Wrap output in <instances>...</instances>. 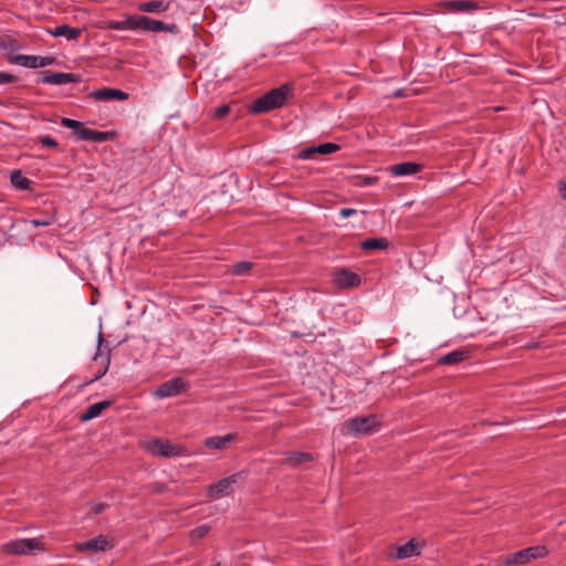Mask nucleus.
Segmentation results:
<instances>
[{
  "instance_id": "1",
  "label": "nucleus",
  "mask_w": 566,
  "mask_h": 566,
  "mask_svg": "<svg viewBox=\"0 0 566 566\" xmlns=\"http://www.w3.org/2000/svg\"><path fill=\"white\" fill-rule=\"evenodd\" d=\"M293 90L294 87L290 83L272 88L251 104V113L263 114L282 107L293 96Z\"/></svg>"
},
{
  "instance_id": "2",
  "label": "nucleus",
  "mask_w": 566,
  "mask_h": 566,
  "mask_svg": "<svg viewBox=\"0 0 566 566\" xmlns=\"http://www.w3.org/2000/svg\"><path fill=\"white\" fill-rule=\"evenodd\" d=\"M61 125L73 130L75 137L80 140H90L95 143H103L113 138L114 133L94 130L85 127L81 122L63 117Z\"/></svg>"
},
{
  "instance_id": "3",
  "label": "nucleus",
  "mask_w": 566,
  "mask_h": 566,
  "mask_svg": "<svg viewBox=\"0 0 566 566\" xmlns=\"http://www.w3.org/2000/svg\"><path fill=\"white\" fill-rule=\"evenodd\" d=\"M145 449L153 455L176 458L188 454L186 447L171 443L168 440L153 439L146 442Z\"/></svg>"
},
{
  "instance_id": "4",
  "label": "nucleus",
  "mask_w": 566,
  "mask_h": 566,
  "mask_svg": "<svg viewBox=\"0 0 566 566\" xmlns=\"http://www.w3.org/2000/svg\"><path fill=\"white\" fill-rule=\"evenodd\" d=\"M42 551L44 547L39 538H19L2 545V552L8 555H30Z\"/></svg>"
},
{
  "instance_id": "5",
  "label": "nucleus",
  "mask_w": 566,
  "mask_h": 566,
  "mask_svg": "<svg viewBox=\"0 0 566 566\" xmlns=\"http://www.w3.org/2000/svg\"><path fill=\"white\" fill-rule=\"evenodd\" d=\"M547 553L545 546H532L505 556L502 564L504 566L524 565L533 559L545 557Z\"/></svg>"
},
{
  "instance_id": "6",
  "label": "nucleus",
  "mask_w": 566,
  "mask_h": 566,
  "mask_svg": "<svg viewBox=\"0 0 566 566\" xmlns=\"http://www.w3.org/2000/svg\"><path fill=\"white\" fill-rule=\"evenodd\" d=\"M379 422L375 415L356 417L346 423L347 432L355 436L370 434L377 430Z\"/></svg>"
},
{
  "instance_id": "7",
  "label": "nucleus",
  "mask_w": 566,
  "mask_h": 566,
  "mask_svg": "<svg viewBox=\"0 0 566 566\" xmlns=\"http://www.w3.org/2000/svg\"><path fill=\"white\" fill-rule=\"evenodd\" d=\"M95 363H99L101 367L97 370L95 377L91 380L92 382L102 378L108 371L111 365V349L108 348L107 343L105 342L102 332H99L97 337V350L93 357Z\"/></svg>"
},
{
  "instance_id": "8",
  "label": "nucleus",
  "mask_w": 566,
  "mask_h": 566,
  "mask_svg": "<svg viewBox=\"0 0 566 566\" xmlns=\"http://www.w3.org/2000/svg\"><path fill=\"white\" fill-rule=\"evenodd\" d=\"M11 64H18L28 69H39L52 65L55 63L54 56H40V55H27L18 54L9 59Z\"/></svg>"
},
{
  "instance_id": "9",
  "label": "nucleus",
  "mask_w": 566,
  "mask_h": 566,
  "mask_svg": "<svg viewBox=\"0 0 566 566\" xmlns=\"http://www.w3.org/2000/svg\"><path fill=\"white\" fill-rule=\"evenodd\" d=\"M238 481V474H231L208 486L207 495L212 500L230 494L232 486Z\"/></svg>"
},
{
  "instance_id": "10",
  "label": "nucleus",
  "mask_w": 566,
  "mask_h": 566,
  "mask_svg": "<svg viewBox=\"0 0 566 566\" xmlns=\"http://www.w3.org/2000/svg\"><path fill=\"white\" fill-rule=\"evenodd\" d=\"M39 82L51 85H65L69 83H78L81 76L74 73H62V72H41Z\"/></svg>"
},
{
  "instance_id": "11",
  "label": "nucleus",
  "mask_w": 566,
  "mask_h": 566,
  "mask_svg": "<svg viewBox=\"0 0 566 566\" xmlns=\"http://www.w3.org/2000/svg\"><path fill=\"white\" fill-rule=\"evenodd\" d=\"M114 547V544L104 535H98L93 537L86 542L75 544V549L77 552H106Z\"/></svg>"
},
{
  "instance_id": "12",
  "label": "nucleus",
  "mask_w": 566,
  "mask_h": 566,
  "mask_svg": "<svg viewBox=\"0 0 566 566\" xmlns=\"http://www.w3.org/2000/svg\"><path fill=\"white\" fill-rule=\"evenodd\" d=\"M145 15L126 14L123 20L108 21L107 28L111 30H130L143 31Z\"/></svg>"
},
{
  "instance_id": "13",
  "label": "nucleus",
  "mask_w": 566,
  "mask_h": 566,
  "mask_svg": "<svg viewBox=\"0 0 566 566\" xmlns=\"http://www.w3.org/2000/svg\"><path fill=\"white\" fill-rule=\"evenodd\" d=\"M187 388V382L178 377L161 384L154 392L157 398L174 397L182 392Z\"/></svg>"
},
{
  "instance_id": "14",
  "label": "nucleus",
  "mask_w": 566,
  "mask_h": 566,
  "mask_svg": "<svg viewBox=\"0 0 566 566\" xmlns=\"http://www.w3.org/2000/svg\"><path fill=\"white\" fill-rule=\"evenodd\" d=\"M334 282L340 289L356 287L360 284V276L352 271L342 269L336 271Z\"/></svg>"
},
{
  "instance_id": "15",
  "label": "nucleus",
  "mask_w": 566,
  "mask_h": 566,
  "mask_svg": "<svg viewBox=\"0 0 566 566\" xmlns=\"http://www.w3.org/2000/svg\"><path fill=\"white\" fill-rule=\"evenodd\" d=\"M91 97H93L95 101H126L128 99V94L118 88L103 87L93 91L91 93Z\"/></svg>"
},
{
  "instance_id": "16",
  "label": "nucleus",
  "mask_w": 566,
  "mask_h": 566,
  "mask_svg": "<svg viewBox=\"0 0 566 566\" xmlns=\"http://www.w3.org/2000/svg\"><path fill=\"white\" fill-rule=\"evenodd\" d=\"M422 169V165L411 161H403L399 164H395L388 168V171L391 176L395 177H405L411 176L419 172Z\"/></svg>"
},
{
  "instance_id": "17",
  "label": "nucleus",
  "mask_w": 566,
  "mask_h": 566,
  "mask_svg": "<svg viewBox=\"0 0 566 566\" xmlns=\"http://www.w3.org/2000/svg\"><path fill=\"white\" fill-rule=\"evenodd\" d=\"M442 6L446 11L452 13L472 12L478 9V3L470 0H452L443 2Z\"/></svg>"
},
{
  "instance_id": "18",
  "label": "nucleus",
  "mask_w": 566,
  "mask_h": 566,
  "mask_svg": "<svg viewBox=\"0 0 566 566\" xmlns=\"http://www.w3.org/2000/svg\"><path fill=\"white\" fill-rule=\"evenodd\" d=\"M339 148L340 147L337 144L325 143V144H321V145L314 146V147H308V148L302 150L300 154V157L303 159H310L315 154H321V155L333 154V153L339 150Z\"/></svg>"
},
{
  "instance_id": "19",
  "label": "nucleus",
  "mask_w": 566,
  "mask_h": 566,
  "mask_svg": "<svg viewBox=\"0 0 566 566\" xmlns=\"http://www.w3.org/2000/svg\"><path fill=\"white\" fill-rule=\"evenodd\" d=\"M144 25H143V31L145 32H169V33H174L177 31V25L176 24H166L161 21H158V20H154L149 17H144Z\"/></svg>"
},
{
  "instance_id": "20",
  "label": "nucleus",
  "mask_w": 566,
  "mask_h": 566,
  "mask_svg": "<svg viewBox=\"0 0 566 566\" xmlns=\"http://www.w3.org/2000/svg\"><path fill=\"white\" fill-rule=\"evenodd\" d=\"M235 433H228L226 436L208 437L205 440V446L209 449L223 450L227 449L233 441H235Z\"/></svg>"
},
{
  "instance_id": "21",
  "label": "nucleus",
  "mask_w": 566,
  "mask_h": 566,
  "mask_svg": "<svg viewBox=\"0 0 566 566\" xmlns=\"http://www.w3.org/2000/svg\"><path fill=\"white\" fill-rule=\"evenodd\" d=\"M48 32L54 38L63 36L67 40H76L81 35L82 30L77 28H72L67 24H61L55 27L54 29H50Z\"/></svg>"
},
{
  "instance_id": "22",
  "label": "nucleus",
  "mask_w": 566,
  "mask_h": 566,
  "mask_svg": "<svg viewBox=\"0 0 566 566\" xmlns=\"http://www.w3.org/2000/svg\"><path fill=\"white\" fill-rule=\"evenodd\" d=\"M112 405L108 400H103L96 403L91 405L87 410L81 415L80 420L82 422L90 421L96 417H98L104 410L109 408Z\"/></svg>"
},
{
  "instance_id": "23",
  "label": "nucleus",
  "mask_w": 566,
  "mask_h": 566,
  "mask_svg": "<svg viewBox=\"0 0 566 566\" xmlns=\"http://www.w3.org/2000/svg\"><path fill=\"white\" fill-rule=\"evenodd\" d=\"M313 460L311 453L302 452V451H293L286 454V458L282 463L295 468L303 463L310 462Z\"/></svg>"
},
{
  "instance_id": "24",
  "label": "nucleus",
  "mask_w": 566,
  "mask_h": 566,
  "mask_svg": "<svg viewBox=\"0 0 566 566\" xmlns=\"http://www.w3.org/2000/svg\"><path fill=\"white\" fill-rule=\"evenodd\" d=\"M420 555V549L418 543L415 542V539H410L403 545H400L397 548L396 558L397 559H403L411 556H418Z\"/></svg>"
},
{
  "instance_id": "25",
  "label": "nucleus",
  "mask_w": 566,
  "mask_h": 566,
  "mask_svg": "<svg viewBox=\"0 0 566 566\" xmlns=\"http://www.w3.org/2000/svg\"><path fill=\"white\" fill-rule=\"evenodd\" d=\"M169 3L163 0H153L147 2H142L138 6V10L147 13H160L168 10Z\"/></svg>"
},
{
  "instance_id": "26",
  "label": "nucleus",
  "mask_w": 566,
  "mask_h": 566,
  "mask_svg": "<svg viewBox=\"0 0 566 566\" xmlns=\"http://www.w3.org/2000/svg\"><path fill=\"white\" fill-rule=\"evenodd\" d=\"M468 357V353L461 349L450 352L439 358L441 365H455Z\"/></svg>"
},
{
  "instance_id": "27",
  "label": "nucleus",
  "mask_w": 566,
  "mask_h": 566,
  "mask_svg": "<svg viewBox=\"0 0 566 566\" xmlns=\"http://www.w3.org/2000/svg\"><path fill=\"white\" fill-rule=\"evenodd\" d=\"M389 242L385 238H369L360 243V248L366 251L386 250Z\"/></svg>"
},
{
  "instance_id": "28",
  "label": "nucleus",
  "mask_w": 566,
  "mask_h": 566,
  "mask_svg": "<svg viewBox=\"0 0 566 566\" xmlns=\"http://www.w3.org/2000/svg\"><path fill=\"white\" fill-rule=\"evenodd\" d=\"M11 184L19 190H28L31 187L32 181L23 176L21 171L14 170L11 172Z\"/></svg>"
},
{
  "instance_id": "29",
  "label": "nucleus",
  "mask_w": 566,
  "mask_h": 566,
  "mask_svg": "<svg viewBox=\"0 0 566 566\" xmlns=\"http://www.w3.org/2000/svg\"><path fill=\"white\" fill-rule=\"evenodd\" d=\"M55 221V218L53 214H45L40 218H34L29 221L30 224H32L34 228L39 227H48L51 226Z\"/></svg>"
},
{
  "instance_id": "30",
  "label": "nucleus",
  "mask_w": 566,
  "mask_h": 566,
  "mask_svg": "<svg viewBox=\"0 0 566 566\" xmlns=\"http://www.w3.org/2000/svg\"><path fill=\"white\" fill-rule=\"evenodd\" d=\"M19 48L18 42L10 36H0V50L14 51Z\"/></svg>"
},
{
  "instance_id": "31",
  "label": "nucleus",
  "mask_w": 566,
  "mask_h": 566,
  "mask_svg": "<svg viewBox=\"0 0 566 566\" xmlns=\"http://www.w3.org/2000/svg\"><path fill=\"white\" fill-rule=\"evenodd\" d=\"M251 266L252 264L250 262H238L233 265L232 273L235 275H243L250 271Z\"/></svg>"
},
{
  "instance_id": "32",
  "label": "nucleus",
  "mask_w": 566,
  "mask_h": 566,
  "mask_svg": "<svg viewBox=\"0 0 566 566\" xmlns=\"http://www.w3.org/2000/svg\"><path fill=\"white\" fill-rule=\"evenodd\" d=\"M210 531V527L208 525H200L191 531V537L192 538H201L205 537Z\"/></svg>"
},
{
  "instance_id": "33",
  "label": "nucleus",
  "mask_w": 566,
  "mask_h": 566,
  "mask_svg": "<svg viewBox=\"0 0 566 566\" xmlns=\"http://www.w3.org/2000/svg\"><path fill=\"white\" fill-rule=\"evenodd\" d=\"M230 112L229 105H221L217 108H214L212 116L217 119L223 118L226 115H228Z\"/></svg>"
},
{
  "instance_id": "34",
  "label": "nucleus",
  "mask_w": 566,
  "mask_h": 566,
  "mask_svg": "<svg viewBox=\"0 0 566 566\" xmlns=\"http://www.w3.org/2000/svg\"><path fill=\"white\" fill-rule=\"evenodd\" d=\"M39 142L45 147H57L59 145L57 142L49 135L40 136Z\"/></svg>"
},
{
  "instance_id": "35",
  "label": "nucleus",
  "mask_w": 566,
  "mask_h": 566,
  "mask_svg": "<svg viewBox=\"0 0 566 566\" xmlns=\"http://www.w3.org/2000/svg\"><path fill=\"white\" fill-rule=\"evenodd\" d=\"M106 505L104 503H92L91 506H90V513L92 514H101L102 512H104Z\"/></svg>"
},
{
  "instance_id": "36",
  "label": "nucleus",
  "mask_w": 566,
  "mask_h": 566,
  "mask_svg": "<svg viewBox=\"0 0 566 566\" xmlns=\"http://www.w3.org/2000/svg\"><path fill=\"white\" fill-rule=\"evenodd\" d=\"M17 78L14 75L0 72V85L8 84L14 82Z\"/></svg>"
},
{
  "instance_id": "37",
  "label": "nucleus",
  "mask_w": 566,
  "mask_h": 566,
  "mask_svg": "<svg viewBox=\"0 0 566 566\" xmlns=\"http://www.w3.org/2000/svg\"><path fill=\"white\" fill-rule=\"evenodd\" d=\"M357 213L356 209L353 208H342L339 210V216L343 218H348Z\"/></svg>"
},
{
  "instance_id": "38",
  "label": "nucleus",
  "mask_w": 566,
  "mask_h": 566,
  "mask_svg": "<svg viewBox=\"0 0 566 566\" xmlns=\"http://www.w3.org/2000/svg\"><path fill=\"white\" fill-rule=\"evenodd\" d=\"M559 195L566 200V180L559 185Z\"/></svg>"
},
{
  "instance_id": "39",
  "label": "nucleus",
  "mask_w": 566,
  "mask_h": 566,
  "mask_svg": "<svg viewBox=\"0 0 566 566\" xmlns=\"http://www.w3.org/2000/svg\"><path fill=\"white\" fill-rule=\"evenodd\" d=\"M367 185H370L373 182V179L371 178H367L366 181H365Z\"/></svg>"
},
{
  "instance_id": "40",
  "label": "nucleus",
  "mask_w": 566,
  "mask_h": 566,
  "mask_svg": "<svg viewBox=\"0 0 566 566\" xmlns=\"http://www.w3.org/2000/svg\"><path fill=\"white\" fill-rule=\"evenodd\" d=\"M395 96H402V94H401V92H400V91H397V92L395 93Z\"/></svg>"
}]
</instances>
